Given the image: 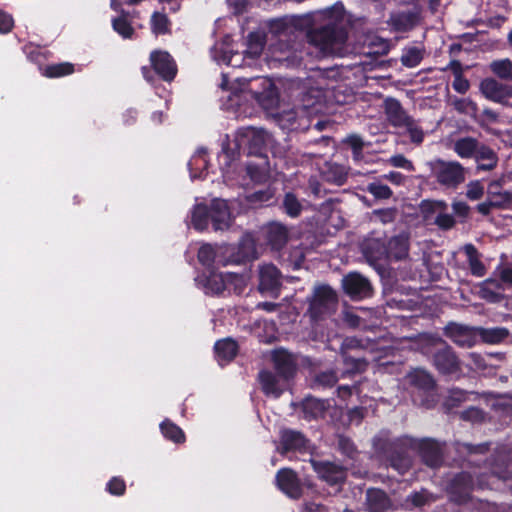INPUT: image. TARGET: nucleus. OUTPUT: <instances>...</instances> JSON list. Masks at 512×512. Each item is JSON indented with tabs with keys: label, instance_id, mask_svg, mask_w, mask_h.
<instances>
[{
	"label": "nucleus",
	"instance_id": "nucleus-1",
	"mask_svg": "<svg viewBox=\"0 0 512 512\" xmlns=\"http://www.w3.org/2000/svg\"><path fill=\"white\" fill-rule=\"evenodd\" d=\"M325 22L315 26L312 15L294 16L290 19L291 29L305 32L309 44L318 49L321 57L340 55L348 39V32L343 25L344 7L335 4L321 12Z\"/></svg>",
	"mask_w": 512,
	"mask_h": 512
},
{
	"label": "nucleus",
	"instance_id": "nucleus-2",
	"mask_svg": "<svg viewBox=\"0 0 512 512\" xmlns=\"http://www.w3.org/2000/svg\"><path fill=\"white\" fill-rule=\"evenodd\" d=\"M414 437L403 435L397 438L377 436L373 439V447L388 465L400 475L406 474L412 466L409 455L413 451Z\"/></svg>",
	"mask_w": 512,
	"mask_h": 512
},
{
	"label": "nucleus",
	"instance_id": "nucleus-3",
	"mask_svg": "<svg viewBox=\"0 0 512 512\" xmlns=\"http://www.w3.org/2000/svg\"><path fill=\"white\" fill-rule=\"evenodd\" d=\"M150 66H142L143 78L150 84L156 76L164 82H172L178 73V66L173 56L165 50L155 49L149 55Z\"/></svg>",
	"mask_w": 512,
	"mask_h": 512
},
{
	"label": "nucleus",
	"instance_id": "nucleus-4",
	"mask_svg": "<svg viewBox=\"0 0 512 512\" xmlns=\"http://www.w3.org/2000/svg\"><path fill=\"white\" fill-rule=\"evenodd\" d=\"M385 114L392 126L406 129L413 143L421 144L423 142L424 132L422 128L406 113L400 101L395 98H387L385 100Z\"/></svg>",
	"mask_w": 512,
	"mask_h": 512
},
{
	"label": "nucleus",
	"instance_id": "nucleus-5",
	"mask_svg": "<svg viewBox=\"0 0 512 512\" xmlns=\"http://www.w3.org/2000/svg\"><path fill=\"white\" fill-rule=\"evenodd\" d=\"M201 278L206 294L220 295L231 289L240 294L245 286L244 276L237 272L218 273L210 269L203 273Z\"/></svg>",
	"mask_w": 512,
	"mask_h": 512
},
{
	"label": "nucleus",
	"instance_id": "nucleus-6",
	"mask_svg": "<svg viewBox=\"0 0 512 512\" xmlns=\"http://www.w3.org/2000/svg\"><path fill=\"white\" fill-rule=\"evenodd\" d=\"M338 305L337 293L329 285L317 286L309 301L308 314L311 321L318 322L335 313Z\"/></svg>",
	"mask_w": 512,
	"mask_h": 512
},
{
	"label": "nucleus",
	"instance_id": "nucleus-7",
	"mask_svg": "<svg viewBox=\"0 0 512 512\" xmlns=\"http://www.w3.org/2000/svg\"><path fill=\"white\" fill-rule=\"evenodd\" d=\"M445 490L450 502L465 505L472 499L474 477L467 471L458 472L448 480Z\"/></svg>",
	"mask_w": 512,
	"mask_h": 512
},
{
	"label": "nucleus",
	"instance_id": "nucleus-8",
	"mask_svg": "<svg viewBox=\"0 0 512 512\" xmlns=\"http://www.w3.org/2000/svg\"><path fill=\"white\" fill-rule=\"evenodd\" d=\"M432 171L436 181L449 189H455L465 181L464 167L457 161L437 159Z\"/></svg>",
	"mask_w": 512,
	"mask_h": 512
},
{
	"label": "nucleus",
	"instance_id": "nucleus-9",
	"mask_svg": "<svg viewBox=\"0 0 512 512\" xmlns=\"http://www.w3.org/2000/svg\"><path fill=\"white\" fill-rule=\"evenodd\" d=\"M275 485L279 491L292 500H299L304 494V487L312 486L303 482L297 472L289 467L281 468L276 472Z\"/></svg>",
	"mask_w": 512,
	"mask_h": 512
},
{
	"label": "nucleus",
	"instance_id": "nucleus-10",
	"mask_svg": "<svg viewBox=\"0 0 512 512\" xmlns=\"http://www.w3.org/2000/svg\"><path fill=\"white\" fill-rule=\"evenodd\" d=\"M277 125L286 132H304L312 127V118L305 109L294 107L274 115Z\"/></svg>",
	"mask_w": 512,
	"mask_h": 512
},
{
	"label": "nucleus",
	"instance_id": "nucleus-11",
	"mask_svg": "<svg viewBox=\"0 0 512 512\" xmlns=\"http://www.w3.org/2000/svg\"><path fill=\"white\" fill-rule=\"evenodd\" d=\"M413 451H416L422 462L430 468H438L443 463V447L433 438H414Z\"/></svg>",
	"mask_w": 512,
	"mask_h": 512
},
{
	"label": "nucleus",
	"instance_id": "nucleus-12",
	"mask_svg": "<svg viewBox=\"0 0 512 512\" xmlns=\"http://www.w3.org/2000/svg\"><path fill=\"white\" fill-rule=\"evenodd\" d=\"M441 347L432 356L433 365L442 375H454L461 371V362L451 346L441 340Z\"/></svg>",
	"mask_w": 512,
	"mask_h": 512
},
{
	"label": "nucleus",
	"instance_id": "nucleus-13",
	"mask_svg": "<svg viewBox=\"0 0 512 512\" xmlns=\"http://www.w3.org/2000/svg\"><path fill=\"white\" fill-rule=\"evenodd\" d=\"M311 466L318 478L330 486L342 485L347 478V469L327 460H310Z\"/></svg>",
	"mask_w": 512,
	"mask_h": 512
},
{
	"label": "nucleus",
	"instance_id": "nucleus-14",
	"mask_svg": "<svg viewBox=\"0 0 512 512\" xmlns=\"http://www.w3.org/2000/svg\"><path fill=\"white\" fill-rule=\"evenodd\" d=\"M271 362L274 372L283 380L291 383L298 370L297 359L294 354L284 348H276L271 353Z\"/></svg>",
	"mask_w": 512,
	"mask_h": 512
},
{
	"label": "nucleus",
	"instance_id": "nucleus-15",
	"mask_svg": "<svg viewBox=\"0 0 512 512\" xmlns=\"http://www.w3.org/2000/svg\"><path fill=\"white\" fill-rule=\"evenodd\" d=\"M444 335L462 348H471L478 343V327L449 322L443 329Z\"/></svg>",
	"mask_w": 512,
	"mask_h": 512
},
{
	"label": "nucleus",
	"instance_id": "nucleus-16",
	"mask_svg": "<svg viewBox=\"0 0 512 512\" xmlns=\"http://www.w3.org/2000/svg\"><path fill=\"white\" fill-rule=\"evenodd\" d=\"M255 81L258 88H250L253 99L264 110H272L276 108L279 103V92L275 83L267 77L258 78Z\"/></svg>",
	"mask_w": 512,
	"mask_h": 512
},
{
	"label": "nucleus",
	"instance_id": "nucleus-17",
	"mask_svg": "<svg viewBox=\"0 0 512 512\" xmlns=\"http://www.w3.org/2000/svg\"><path fill=\"white\" fill-rule=\"evenodd\" d=\"M342 287L345 294L352 300H362L373 294L370 281L356 272L349 273L343 278Z\"/></svg>",
	"mask_w": 512,
	"mask_h": 512
},
{
	"label": "nucleus",
	"instance_id": "nucleus-18",
	"mask_svg": "<svg viewBox=\"0 0 512 512\" xmlns=\"http://www.w3.org/2000/svg\"><path fill=\"white\" fill-rule=\"evenodd\" d=\"M258 381L262 392L273 398H279L290 386V383L283 380L275 372L263 369L258 373Z\"/></svg>",
	"mask_w": 512,
	"mask_h": 512
},
{
	"label": "nucleus",
	"instance_id": "nucleus-19",
	"mask_svg": "<svg viewBox=\"0 0 512 512\" xmlns=\"http://www.w3.org/2000/svg\"><path fill=\"white\" fill-rule=\"evenodd\" d=\"M209 207V216L214 231H224L232 224V215L228 202L223 199H213Z\"/></svg>",
	"mask_w": 512,
	"mask_h": 512
},
{
	"label": "nucleus",
	"instance_id": "nucleus-20",
	"mask_svg": "<svg viewBox=\"0 0 512 512\" xmlns=\"http://www.w3.org/2000/svg\"><path fill=\"white\" fill-rule=\"evenodd\" d=\"M480 91L486 99L496 103H504L512 97V86L494 78L483 79L480 83Z\"/></svg>",
	"mask_w": 512,
	"mask_h": 512
},
{
	"label": "nucleus",
	"instance_id": "nucleus-21",
	"mask_svg": "<svg viewBox=\"0 0 512 512\" xmlns=\"http://www.w3.org/2000/svg\"><path fill=\"white\" fill-rule=\"evenodd\" d=\"M420 22V12L416 10L392 12L387 24L392 31L405 33L413 30Z\"/></svg>",
	"mask_w": 512,
	"mask_h": 512
},
{
	"label": "nucleus",
	"instance_id": "nucleus-22",
	"mask_svg": "<svg viewBox=\"0 0 512 512\" xmlns=\"http://www.w3.org/2000/svg\"><path fill=\"white\" fill-rule=\"evenodd\" d=\"M302 418L306 421L323 419L330 408L328 399H318L311 395L306 396L299 403Z\"/></svg>",
	"mask_w": 512,
	"mask_h": 512
},
{
	"label": "nucleus",
	"instance_id": "nucleus-23",
	"mask_svg": "<svg viewBox=\"0 0 512 512\" xmlns=\"http://www.w3.org/2000/svg\"><path fill=\"white\" fill-rule=\"evenodd\" d=\"M360 347V340L356 338H347L343 345L342 358L345 367L350 373H363L367 370L369 362L360 356L351 355L347 350Z\"/></svg>",
	"mask_w": 512,
	"mask_h": 512
},
{
	"label": "nucleus",
	"instance_id": "nucleus-24",
	"mask_svg": "<svg viewBox=\"0 0 512 512\" xmlns=\"http://www.w3.org/2000/svg\"><path fill=\"white\" fill-rule=\"evenodd\" d=\"M266 244L274 251H280L288 242V228L279 222H270L263 229Z\"/></svg>",
	"mask_w": 512,
	"mask_h": 512
},
{
	"label": "nucleus",
	"instance_id": "nucleus-25",
	"mask_svg": "<svg viewBox=\"0 0 512 512\" xmlns=\"http://www.w3.org/2000/svg\"><path fill=\"white\" fill-rule=\"evenodd\" d=\"M305 435L293 429H283L280 432V453L286 454L291 451H303L307 448Z\"/></svg>",
	"mask_w": 512,
	"mask_h": 512
},
{
	"label": "nucleus",
	"instance_id": "nucleus-26",
	"mask_svg": "<svg viewBox=\"0 0 512 512\" xmlns=\"http://www.w3.org/2000/svg\"><path fill=\"white\" fill-rule=\"evenodd\" d=\"M365 505L369 512H387L392 508V501L384 490L369 488L365 495Z\"/></svg>",
	"mask_w": 512,
	"mask_h": 512
},
{
	"label": "nucleus",
	"instance_id": "nucleus-27",
	"mask_svg": "<svg viewBox=\"0 0 512 512\" xmlns=\"http://www.w3.org/2000/svg\"><path fill=\"white\" fill-rule=\"evenodd\" d=\"M304 51L294 47H287L280 50L278 55L274 54L271 58V64L274 67L297 68L303 64Z\"/></svg>",
	"mask_w": 512,
	"mask_h": 512
},
{
	"label": "nucleus",
	"instance_id": "nucleus-28",
	"mask_svg": "<svg viewBox=\"0 0 512 512\" xmlns=\"http://www.w3.org/2000/svg\"><path fill=\"white\" fill-rule=\"evenodd\" d=\"M362 253L371 263L379 261H388L386 239L367 238L363 241Z\"/></svg>",
	"mask_w": 512,
	"mask_h": 512
},
{
	"label": "nucleus",
	"instance_id": "nucleus-29",
	"mask_svg": "<svg viewBox=\"0 0 512 512\" xmlns=\"http://www.w3.org/2000/svg\"><path fill=\"white\" fill-rule=\"evenodd\" d=\"M506 285L500 282V278H487L480 285V296L490 303H500L506 296L503 293Z\"/></svg>",
	"mask_w": 512,
	"mask_h": 512
},
{
	"label": "nucleus",
	"instance_id": "nucleus-30",
	"mask_svg": "<svg viewBox=\"0 0 512 512\" xmlns=\"http://www.w3.org/2000/svg\"><path fill=\"white\" fill-rule=\"evenodd\" d=\"M259 287L262 291L274 292L281 287V273L273 264L261 266L259 272Z\"/></svg>",
	"mask_w": 512,
	"mask_h": 512
},
{
	"label": "nucleus",
	"instance_id": "nucleus-31",
	"mask_svg": "<svg viewBox=\"0 0 512 512\" xmlns=\"http://www.w3.org/2000/svg\"><path fill=\"white\" fill-rule=\"evenodd\" d=\"M388 261L405 259L409 254V238L405 235H396L386 240Z\"/></svg>",
	"mask_w": 512,
	"mask_h": 512
},
{
	"label": "nucleus",
	"instance_id": "nucleus-32",
	"mask_svg": "<svg viewBox=\"0 0 512 512\" xmlns=\"http://www.w3.org/2000/svg\"><path fill=\"white\" fill-rule=\"evenodd\" d=\"M256 258V247L254 240L251 237H243L239 242L237 252L232 254L231 257L223 263L227 265L230 263L241 264L249 262Z\"/></svg>",
	"mask_w": 512,
	"mask_h": 512
},
{
	"label": "nucleus",
	"instance_id": "nucleus-33",
	"mask_svg": "<svg viewBox=\"0 0 512 512\" xmlns=\"http://www.w3.org/2000/svg\"><path fill=\"white\" fill-rule=\"evenodd\" d=\"M323 96L321 89L311 87L301 93V106H299V108L305 109L309 116L313 113H317L322 108Z\"/></svg>",
	"mask_w": 512,
	"mask_h": 512
},
{
	"label": "nucleus",
	"instance_id": "nucleus-34",
	"mask_svg": "<svg viewBox=\"0 0 512 512\" xmlns=\"http://www.w3.org/2000/svg\"><path fill=\"white\" fill-rule=\"evenodd\" d=\"M477 163V170L491 171L498 164L497 153L488 145L481 143L473 157Z\"/></svg>",
	"mask_w": 512,
	"mask_h": 512
},
{
	"label": "nucleus",
	"instance_id": "nucleus-35",
	"mask_svg": "<svg viewBox=\"0 0 512 512\" xmlns=\"http://www.w3.org/2000/svg\"><path fill=\"white\" fill-rule=\"evenodd\" d=\"M411 386L417 388L426 394L433 392L436 388V382L432 375L422 369H415L408 375Z\"/></svg>",
	"mask_w": 512,
	"mask_h": 512
},
{
	"label": "nucleus",
	"instance_id": "nucleus-36",
	"mask_svg": "<svg viewBox=\"0 0 512 512\" xmlns=\"http://www.w3.org/2000/svg\"><path fill=\"white\" fill-rule=\"evenodd\" d=\"M214 352L218 360L230 362L238 353V344L232 338H224L216 341Z\"/></svg>",
	"mask_w": 512,
	"mask_h": 512
},
{
	"label": "nucleus",
	"instance_id": "nucleus-37",
	"mask_svg": "<svg viewBox=\"0 0 512 512\" xmlns=\"http://www.w3.org/2000/svg\"><path fill=\"white\" fill-rule=\"evenodd\" d=\"M481 143L474 137L466 136L454 142V151L460 158H473Z\"/></svg>",
	"mask_w": 512,
	"mask_h": 512
},
{
	"label": "nucleus",
	"instance_id": "nucleus-38",
	"mask_svg": "<svg viewBox=\"0 0 512 512\" xmlns=\"http://www.w3.org/2000/svg\"><path fill=\"white\" fill-rule=\"evenodd\" d=\"M240 146L235 141L233 145L229 142H223L221 152L218 154V163L222 171L228 170L232 163L240 156Z\"/></svg>",
	"mask_w": 512,
	"mask_h": 512
},
{
	"label": "nucleus",
	"instance_id": "nucleus-39",
	"mask_svg": "<svg viewBox=\"0 0 512 512\" xmlns=\"http://www.w3.org/2000/svg\"><path fill=\"white\" fill-rule=\"evenodd\" d=\"M464 252L467 256L471 274L476 277H483L486 274V267L480 259L477 248L473 244H466Z\"/></svg>",
	"mask_w": 512,
	"mask_h": 512
},
{
	"label": "nucleus",
	"instance_id": "nucleus-40",
	"mask_svg": "<svg viewBox=\"0 0 512 512\" xmlns=\"http://www.w3.org/2000/svg\"><path fill=\"white\" fill-rule=\"evenodd\" d=\"M191 223L193 228L200 232L208 228L211 223L208 204L199 203L193 207Z\"/></svg>",
	"mask_w": 512,
	"mask_h": 512
},
{
	"label": "nucleus",
	"instance_id": "nucleus-41",
	"mask_svg": "<svg viewBox=\"0 0 512 512\" xmlns=\"http://www.w3.org/2000/svg\"><path fill=\"white\" fill-rule=\"evenodd\" d=\"M40 72L46 78H61L73 74L75 66L70 62L54 63L40 67Z\"/></svg>",
	"mask_w": 512,
	"mask_h": 512
},
{
	"label": "nucleus",
	"instance_id": "nucleus-42",
	"mask_svg": "<svg viewBox=\"0 0 512 512\" xmlns=\"http://www.w3.org/2000/svg\"><path fill=\"white\" fill-rule=\"evenodd\" d=\"M479 338L488 344H499L508 336L509 331L505 327L482 328L478 327Z\"/></svg>",
	"mask_w": 512,
	"mask_h": 512
},
{
	"label": "nucleus",
	"instance_id": "nucleus-43",
	"mask_svg": "<svg viewBox=\"0 0 512 512\" xmlns=\"http://www.w3.org/2000/svg\"><path fill=\"white\" fill-rule=\"evenodd\" d=\"M163 436L176 444L184 443L186 440L184 431L170 419H165L160 424Z\"/></svg>",
	"mask_w": 512,
	"mask_h": 512
},
{
	"label": "nucleus",
	"instance_id": "nucleus-44",
	"mask_svg": "<svg viewBox=\"0 0 512 512\" xmlns=\"http://www.w3.org/2000/svg\"><path fill=\"white\" fill-rule=\"evenodd\" d=\"M420 212L425 220H431L433 216L441 213L443 210H448V204L444 200H430L424 199L421 201Z\"/></svg>",
	"mask_w": 512,
	"mask_h": 512
},
{
	"label": "nucleus",
	"instance_id": "nucleus-45",
	"mask_svg": "<svg viewBox=\"0 0 512 512\" xmlns=\"http://www.w3.org/2000/svg\"><path fill=\"white\" fill-rule=\"evenodd\" d=\"M112 28L124 39H130L135 33L131 22L128 20V13L124 10L121 11V15L112 19Z\"/></svg>",
	"mask_w": 512,
	"mask_h": 512
},
{
	"label": "nucleus",
	"instance_id": "nucleus-46",
	"mask_svg": "<svg viewBox=\"0 0 512 512\" xmlns=\"http://www.w3.org/2000/svg\"><path fill=\"white\" fill-rule=\"evenodd\" d=\"M281 209L290 218H298L302 213L303 206L294 193L287 192L284 195Z\"/></svg>",
	"mask_w": 512,
	"mask_h": 512
},
{
	"label": "nucleus",
	"instance_id": "nucleus-47",
	"mask_svg": "<svg viewBox=\"0 0 512 512\" xmlns=\"http://www.w3.org/2000/svg\"><path fill=\"white\" fill-rule=\"evenodd\" d=\"M151 31L156 36L171 33V21L165 13L155 11L150 20Z\"/></svg>",
	"mask_w": 512,
	"mask_h": 512
},
{
	"label": "nucleus",
	"instance_id": "nucleus-48",
	"mask_svg": "<svg viewBox=\"0 0 512 512\" xmlns=\"http://www.w3.org/2000/svg\"><path fill=\"white\" fill-rule=\"evenodd\" d=\"M424 58V50L416 46L403 49L401 63L404 67L414 68L418 66Z\"/></svg>",
	"mask_w": 512,
	"mask_h": 512
},
{
	"label": "nucleus",
	"instance_id": "nucleus-49",
	"mask_svg": "<svg viewBox=\"0 0 512 512\" xmlns=\"http://www.w3.org/2000/svg\"><path fill=\"white\" fill-rule=\"evenodd\" d=\"M489 67L491 72L501 80L512 82V61L510 59L494 60Z\"/></svg>",
	"mask_w": 512,
	"mask_h": 512
},
{
	"label": "nucleus",
	"instance_id": "nucleus-50",
	"mask_svg": "<svg viewBox=\"0 0 512 512\" xmlns=\"http://www.w3.org/2000/svg\"><path fill=\"white\" fill-rule=\"evenodd\" d=\"M451 105L458 113L465 114V115H468V116L476 119V114L478 112V105L473 100H471L469 98L454 97L451 100Z\"/></svg>",
	"mask_w": 512,
	"mask_h": 512
},
{
	"label": "nucleus",
	"instance_id": "nucleus-51",
	"mask_svg": "<svg viewBox=\"0 0 512 512\" xmlns=\"http://www.w3.org/2000/svg\"><path fill=\"white\" fill-rule=\"evenodd\" d=\"M487 198L491 201L495 208L504 209L512 204V193L508 191L493 192V187H488Z\"/></svg>",
	"mask_w": 512,
	"mask_h": 512
},
{
	"label": "nucleus",
	"instance_id": "nucleus-52",
	"mask_svg": "<svg viewBox=\"0 0 512 512\" xmlns=\"http://www.w3.org/2000/svg\"><path fill=\"white\" fill-rule=\"evenodd\" d=\"M432 501L431 494L426 490L413 491L406 498V505L412 508H422Z\"/></svg>",
	"mask_w": 512,
	"mask_h": 512
},
{
	"label": "nucleus",
	"instance_id": "nucleus-53",
	"mask_svg": "<svg viewBox=\"0 0 512 512\" xmlns=\"http://www.w3.org/2000/svg\"><path fill=\"white\" fill-rule=\"evenodd\" d=\"M216 252L212 245L203 244L197 253V259L200 264L207 268V270L213 269V264L215 262Z\"/></svg>",
	"mask_w": 512,
	"mask_h": 512
},
{
	"label": "nucleus",
	"instance_id": "nucleus-54",
	"mask_svg": "<svg viewBox=\"0 0 512 512\" xmlns=\"http://www.w3.org/2000/svg\"><path fill=\"white\" fill-rule=\"evenodd\" d=\"M338 450L349 459L354 460L358 455V450L351 438L345 435L338 436Z\"/></svg>",
	"mask_w": 512,
	"mask_h": 512
},
{
	"label": "nucleus",
	"instance_id": "nucleus-55",
	"mask_svg": "<svg viewBox=\"0 0 512 512\" xmlns=\"http://www.w3.org/2000/svg\"><path fill=\"white\" fill-rule=\"evenodd\" d=\"M22 51L30 62L37 64L39 68L43 67L42 64L46 57L39 46L33 43H27L22 47Z\"/></svg>",
	"mask_w": 512,
	"mask_h": 512
},
{
	"label": "nucleus",
	"instance_id": "nucleus-56",
	"mask_svg": "<svg viewBox=\"0 0 512 512\" xmlns=\"http://www.w3.org/2000/svg\"><path fill=\"white\" fill-rule=\"evenodd\" d=\"M366 191L378 200L389 199L393 195L391 188L380 182L369 183L366 187Z\"/></svg>",
	"mask_w": 512,
	"mask_h": 512
},
{
	"label": "nucleus",
	"instance_id": "nucleus-57",
	"mask_svg": "<svg viewBox=\"0 0 512 512\" xmlns=\"http://www.w3.org/2000/svg\"><path fill=\"white\" fill-rule=\"evenodd\" d=\"M265 45V36L257 31L250 32L247 36L248 50L253 55L261 54Z\"/></svg>",
	"mask_w": 512,
	"mask_h": 512
},
{
	"label": "nucleus",
	"instance_id": "nucleus-58",
	"mask_svg": "<svg viewBox=\"0 0 512 512\" xmlns=\"http://www.w3.org/2000/svg\"><path fill=\"white\" fill-rule=\"evenodd\" d=\"M266 144L263 136L253 135L248 141V155H254L261 158H267Z\"/></svg>",
	"mask_w": 512,
	"mask_h": 512
},
{
	"label": "nucleus",
	"instance_id": "nucleus-59",
	"mask_svg": "<svg viewBox=\"0 0 512 512\" xmlns=\"http://www.w3.org/2000/svg\"><path fill=\"white\" fill-rule=\"evenodd\" d=\"M343 143L351 148L354 160L359 161L363 158L364 142L359 135H349L343 140Z\"/></svg>",
	"mask_w": 512,
	"mask_h": 512
},
{
	"label": "nucleus",
	"instance_id": "nucleus-60",
	"mask_svg": "<svg viewBox=\"0 0 512 512\" xmlns=\"http://www.w3.org/2000/svg\"><path fill=\"white\" fill-rule=\"evenodd\" d=\"M106 491L113 496H123L126 492V482L120 476L112 477L106 484Z\"/></svg>",
	"mask_w": 512,
	"mask_h": 512
},
{
	"label": "nucleus",
	"instance_id": "nucleus-61",
	"mask_svg": "<svg viewBox=\"0 0 512 512\" xmlns=\"http://www.w3.org/2000/svg\"><path fill=\"white\" fill-rule=\"evenodd\" d=\"M467 400V392L460 389H452L449 396L445 400V406L451 410L458 407L462 402Z\"/></svg>",
	"mask_w": 512,
	"mask_h": 512
},
{
	"label": "nucleus",
	"instance_id": "nucleus-62",
	"mask_svg": "<svg viewBox=\"0 0 512 512\" xmlns=\"http://www.w3.org/2000/svg\"><path fill=\"white\" fill-rule=\"evenodd\" d=\"M434 224L441 230L447 231L455 226L456 220L452 214L447 213V210H443L434 218Z\"/></svg>",
	"mask_w": 512,
	"mask_h": 512
},
{
	"label": "nucleus",
	"instance_id": "nucleus-63",
	"mask_svg": "<svg viewBox=\"0 0 512 512\" xmlns=\"http://www.w3.org/2000/svg\"><path fill=\"white\" fill-rule=\"evenodd\" d=\"M460 418L464 421L480 423L484 420V412L478 407L470 406L460 413Z\"/></svg>",
	"mask_w": 512,
	"mask_h": 512
},
{
	"label": "nucleus",
	"instance_id": "nucleus-64",
	"mask_svg": "<svg viewBox=\"0 0 512 512\" xmlns=\"http://www.w3.org/2000/svg\"><path fill=\"white\" fill-rule=\"evenodd\" d=\"M492 473L501 480H511L512 479V462L507 461L502 468L500 465L496 464L492 468Z\"/></svg>",
	"mask_w": 512,
	"mask_h": 512
}]
</instances>
